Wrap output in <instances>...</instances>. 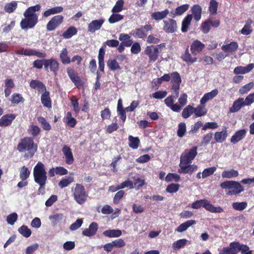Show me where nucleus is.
Returning a JSON list of instances; mask_svg holds the SVG:
<instances>
[{"instance_id": "f257e3e1", "label": "nucleus", "mask_w": 254, "mask_h": 254, "mask_svg": "<svg viewBox=\"0 0 254 254\" xmlns=\"http://www.w3.org/2000/svg\"><path fill=\"white\" fill-rule=\"evenodd\" d=\"M197 147L193 146L190 149H186L180 156L179 173H191L197 170V166L195 165H190L197 154Z\"/></svg>"}, {"instance_id": "f03ea898", "label": "nucleus", "mask_w": 254, "mask_h": 254, "mask_svg": "<svg viewBox=\"0 0 254 254\" xmlns=\"http://www.w3.org/2000/svg\"><path fill=\"white\" fill-rule=\"evenodd\" d=\"M33 177L35 183L39 185L38 193H45V186L47 180V172L43 163L39 162L34 167Z\"/></svg>"}, {"instance_id": "7ed1b4c3", "label": "nucleus", "mask_w": 254, "mask_h": 254, "mask_svg": "<svg viewBox=\"0 0 254 254\" xmlns=\"http://www.w3.org/2000/svg\"><path fill=\"white\" fill-rule=\"evenodd\" d=\"M221 189L225 190L226 194L234 195L241 193L244 190V187L241 184L234 181H226L220 185Z\"/></svg>"}, {"instance_id": "20e7f679", "label": "nucleus", "mask_w": 254, "mask_h": 254, "mask_svg": "<svg viewBox=\"0 0 254 254\" xmlns=\"http://www.w3.org/2000/svg\"><path fill=\"white\" fill-rule=\"evenodd\" d=\"M17 149L20 152L27 151V157H32L37 150V145L30 137H25L18 143Z\"/></svg>"}, {"instance_id": "39448f33", "label": "nucleus", "mask_w": 254, "mask_h": 254, "mask_svg": "<svg viewBox=\"0 0 254 254\" xmlns=\"http://www.w3.org/2000/svg\"><path fill=\"white\" fill-rule=\"evenodd\" d=\"M73 197L77 203L80 205L84 204L87 200L88 194L83 186L80 184H75L72 189Z\"/></svg>"}, {"instance_id": "423d86ee", "label": "nucleus", "mask_w": 254, "mask_h": 254, "mask_svg": "<svg viewBox=\"0 0 254 254\" xmlns=\"http://www.w3.org/2000/svg\"><path fill=\"white\" fill-rule=\"evenodd\" d=\"M203 207L206 210L212 213H221L223 209L220 206L215 207L206 199L198 200L194 202L191 204V208L193 209H199Z\"/></svg>"}, {"instance_id": "0eeeda50", "label": "nucleus", "mask_w": 254, "mask_h": 254, "mask_svg": "<svg viewBox=\"0 0 254 254\" xmlns=\"http://www.w3.org/2000/svg\"><path fill=\"white\" fill-rule=\"evenodd\" d=\"M171 80L172 83L171 92L177 95L179 93L180 83L182 81L181 76L177 72H173L172 73Z\"/></svg>"}, {"instance_id": "6e6552de", "label": "nucleus", "mask_w": 254, "mask_h": 254, "mask_svg": "<svg viewBox=\"0 0 254 254\" xmlns=\"http://www.w3.org/2000/svg\"><path fill=\"white\" fill-rule=\"evenodd\" d=\"M173 95L168 96L165 100L166 105L169 107L174 112H179L181 110V106L178 104H175L174 102L176 99L178 97L179 94H173Z\"/></svg>"}, {"instance_id": "1a4fd4ad", "label": "nucleus", "mask_w": 254, "mask_h": 254, "mask_svg": "<svg viewBox=\"0 0 254 254\" xmlns=\"http://www.w3.org/2000/svg\"><path fill=\"white\" fill-rule=\"evenodd\" d=\"M144 52L148 56L150 63L155 62L158 58L159 50L157 46L152 45L147 46Z\"/></svg>"}, {"instance_id": "9d476101", "label": "nucleus", "mask_w": 254, "mask_h": 254, "mask_svg": "<svg viewBox=\"0 0 254 254\" xmlns=\"http://www.w3.org/2000/svg\"><path fill=\"white\" fill-rule=\"evenodd\" d=\"M63 20L64 17L61 15H58L54 16L47 24V30L49 31L54 30L57 27L62 24L63 22Z\"/></svg>"}, {"instance_id": "9b49d317", "label": "nucleus", "mask_w": 254, "mask_h": 254, "mask_svg": "<svg viewBox=\"0 0 254 254\" xmlns=\"http://www.w3.org/2000/svg\"><path fill=\"white\" fill-rule=\"evenodd\" d=\"M21 22L20 26L22 29H27L33 28L37 23L38 19L36 17H31L27 16H24Z\"/></svg>"}, {"instance_id": "f8f14e48", "label": "nucleus", "mask_w": 254, "mask_h": 254, "mask_svg": "<svg viewBox=\"0 0 254 254\" xmlns=\"http://www.w3.org/2000/svg\"><path fill=\"white\" fill-rule=\"evenodd\" d=\"M44 66L46 69L50 68V70L54 72L55 75L57 74V72L59 68V63L55 59H50L49 60H45Z\"/></svg>"}, {"instance_id": "ddd939ff", "label": "nucleus", "mask_w": 254, "mask_h": 254, "mask_svg": "<svg viewBox=\"0 0 254 254\" xmlns=\"http://www.w3.org/2000/svg\"><path fill=\"white\" fill-rule=\"evenodd\" d=\"M152 29L150 25H146L143 27L137 29L132 33V35L137 38H143L147 35V32Z\"/></svg>"}, {"instance_id": "4468645a", "label": "nucleus", "mask_w": 254, "mask_h": 254, "mask_svg": "<svg viewBox=\"0 0 254 254\" xmlns=\"http://www.w3.org/2000/svg\"><path fill=\"white\" fill-rule=\"evenodd\" d=\"M163 30L167 33H173L177 30V26L175 20L168 19L163 21Z\"/></svg>"}, {"instance_id": "2eb2a0df", "label": "nucleus", "mask_w": 254, "mask_h": 254, "mask_svg": "<svg viewBox=\"0 0 254 254\" xmlns=\"http://www.w3.org/2000/svg\"><path fill=\"white\" fill-rule=\"evenodd\" d=\"M239 47L238 44L236 42H232L229 44L224 45L222 46V50L226 54V56L235 52Z\"/></svg>"}, {"instance_id": "dca6fc26", "label": "nucleus", "mask_w": 254, "mask_h": 254, "mask_svg": "<svg viewBox=\"0 0 254 254\" xmlns=\"http://www.w3.org/2000/svg\"><path fill=\"white\" fill-rule=\"evenodd\" d=\"M66 71L68 76L75 85L78 88L81 87V81L79 77L75 73L74 70L71 68L68 67L66 68Z\"/></svg>"}, {"instance_id": "f3484780", "label": "nucleus", "mask_w": 254, "mask_h": 254, "mask_svg": "<svg viewBox=\"0 0 254 254\" xmlns=\"http://www.w3.org/2000/svg\"><path fill=\"white\" fill-rule=\"evenodd\" d=\"M218 90L216 89L212 90L210 92L204 94L203 97L200 99V104L201 105H205V104L207 102L212 100L218 95Z\"/></svg>"}, {"instance_id": "a211bd4d", "label": "nucleus", "mask_w": 254, "mask_h": 254, "mask_svg": "<svg viewBox=\"0 0 254 254\" xmlns=\"http://www.w3.org/2000/svg\"><path fill=\"white\" fill-rule=\"evenodd\" d=\"M205 45L198 40H195L190 46V50L193 55L200 53L204 48Z\"/></svg>"}, {"instance_id": "6ab92c4d", "label": "nucleus", "mask_w": 254, "mask_h": 254, "mask_svg": "<svg viewBox=\"0 0 254 254\" xmlns=\"http://www.w3.org/2000/svg\"><path fill=\"white\" fill-rule=\"evenodd\" d=\"M104 22V20L103 19L93 20L88 24V31L93 33L95 32L96 31L99 30L101 28Z\"/></svg>"}, {"instance_id": "aec40b11", "label": "nucleus", "mask_w": 254, "mask_h": 254, "mask_svg": "<svg viewBox=\"0 0 254 254\" xmlns=\"http://www.w3.org/2000/svg\"><path fill=\"white\" fill-rule=\"evenodd\" d=\"M40 4H37L34 6L29 7L24 12L23 15L31 17H36L38 19V14L36 13V11H38L41 8Z\"/></svg>"}, {"instance_id": "412c9836", "label": "nucleus", "mask_w": 254, "mask_h": 254, "mask_svg": "<svg viewBox=\"0 0 254 254\" xmlns=\"http://www.w3.org/2000/svg\"><path fill=\"white\" fill-rule=\"evenodd\" d=\"M98 228V224L95 222H92L90 224L88 228L84 229L82 231V234L87 237L93 236L96 234Z\"/></svg>"}, {"instance_id": "4be33fe9", "label": "nucleus", "mask_w": 254, "mask_h": 254, "mask_svg": "<svg viewBox=\"0 0 254 254\" xmlns=\"http://www.w3.org/2000/svg\"><path fill=\"white\" fill-rule=\"evenodd\" d=\"M247 130L245 129H240L236 131L234 134L231 137V142L233 144H236L246 136Z\"/></svg>"}, {"instance_id": "5701e85b", "label": "nucleus", "mask_w": 254, "mask_h": 254, "mask_svg": "<svg viewBox=\"0 0 254 254\" xmlns=\"http://www.w3.org/2000/svg\"><path fill=\"white\" fill-rule=\"evenodd\" d=\"M62 151L65 157V162L68 165L72 164L74 161L73 156L71 149L67 146L64 145Z\"/></svg>"}, {"instance_id": "b1692460", "label": "nucleus", "mask_w": 254, "mask_h": 254, "mask_svg": "<svg viewBox=\"0 0 254 254\" xmlns=\"http://www.w3.org/2000/svg\"><path fill=\"white\" fill-rule=\"evenodd\" d=\"M227 136V128L223 127L222 131H217L215 133L214 137L217 142L222 143L226 140Z\"/></svg>"}, {"instance_id": "393cba45", "label": "nucleus", "mask_w": 254, "mask_h": 254, "mask_svg": "<svg viewBox=\"0 0 254 254\" xmlns=\"http://www.w3.org/2000/svg\"><path fill=\"white\" fill-rule=\"evenodd\" d=\"M49 175L51 177H54L56 175L63 176L68 173L67 170L63 167H56L52 168L49 171Z\"/></svg>"}, {"instance_id": "a878e982", "label": "nucleus", "mask_w": 254, "mask_h": 254, "mask_svg": "<svg viewBox=\"0 0 254 254\" xmlns=\"http://www.w3.org/2000/svg\"><path fill=\"white\" fill-rule=\"evenodd\" d=\"M254 67V65L253 64H249L246 66H237L234 69V73L235 74H246L251 71Z\"/></svg>"}, {"instance_id": "bb28decb", "label": "nucleus", "mask_w": 254, "mask_h": 254, "mask_svg": "<svg viewBox=\"0 0 254 254\" xmlns=\"http://www.w3.org/2000/svg\"><path fill=\"white\" fill-rule=\"evenodd\" d=\"M15 118V116L13 114H7L3 116L0 119V126L6 127L10 125Z\"/></svg>"}, {"instance_id": "cd10ccee", "label": "nucleus", "mask_w": 254, "mask_h": 254, "mask_svg": "<svg viewBox=\"0 0 254 254\" xmlns=\"http://www.w3.org/2000/svg\"><path fill=\"white\" fill-rule=\"evenodd\" d=\"M245 106L244 99L243 98H239L234 102L232 106L229 109V111L231 113L237 112L239 111L242 107Z\"/></svg>"}, {"instance_id": "c85d7f7f", "label": "nucleus", "mask_w": 254, "mask_h": 254, "mask_svg": "<svg viewBox=\"0 0 254 254\" xmlns=\"http://www.w3.org/2000/svg\"><path fill=\"white\" fill-rule=\"evenodd\" d=\"M14 83L11 78H6L4 80V95L6 97L10 95L11 93V90L14 87Z\"/></svg>"}, {"instance_id": "c756f323", "label": "nucleus", "mask_w": 254, "mask_h": 254, "mask_svg": "<svg viewBox=\"0 0 254 254\" xmlns=\"http://www.w3.org/2000/svg\"><path fill=\"white\" fill-rule=\"evenodd\" d=\"M236 246L235 242L231 243L229 247L223 248L219 254H237L238 249Z\"/></svg>"}, {"instance_id": "7c9ffc66", "label": "nucleus", "mask_w": 254, "mask_h": 254, "mask_svg": "<svg viewBox=\"0 0 254 254\" xmlns=\"http://www.w3.org/2000/svg\"><path fill=\"white\" fill-rule=\"evenodd\" d=\"M60 59L64 64H69L71 63L70 57L68 56V52L67 49L64 48L60 54Z\"/></svg>"}, {"instance_id": "2f4dec72", "label": "nucleus", "mask_w": 254, "mask_h": 254, "mask_svg": "<svg viewBox=\"0 0 254 254\" xmlns=\"http://www.w3.org/2000/svg\"><path fill=\"white\" fill-rule=\"evenodd\" d=\"M41 102L44 106L50 108L52 107L50 93L46 90L44 91L41 97Z\"/></svg>"}, {"instance_id": "473e14b6", "label": "nucleus", "mask_w": 254, "mask_h": 254, "mask_svg": "<svg viewBox=\"0 0 254 254\" xmlns=\"http://www.w3.org/2000/svg\"><path fill=\"white\" fill-rule=\"evenodd\" d=\"M119 39L122 42L121 44L125 47H130L133 43L130 36L128 34L125 33L120 34Z\"/></svg>"}, {"instance_id": "72a5a7b5", "label": "nucleus", "mask_w": 254, "mask_h": 254, "mask_svg": "<svg viewBox=\"0 0 254 254\" xmlns=\"http://www.w3.org/2000/svg\"><path fill=\"white\" fill-rule=\"evenodd\" d=\"M49 220L54 225H58L65 219V216L62 213H57L49 216Z\"/></svg>"}, {"instance_id": "f704fd0d", "label": "nucleus", "mask_w": 254, "mask_h": 254, "mask_svg": "<svg viewBox=\"0 0 254 254\" xmlns=\"http://www.w3.org/2000/svg\"><path fill=\"white\" fill-rule=\"evenodd\" d=\"M195 223L196 221L194 220H188L180 225L176 229V231L179 233L183 232L186 231L190 227Z\"/></svg>"}, {"instance_id": "c9c22d12", "label": "nucleus", "mask_w": 254, "mask_h": 254, "mask_svg": "<svg viewBox=\"0 0 254 254\" xmlns=\"http://www.w3.org/2000/svg\"><path fill=\"white\" fill-rule=\"evenodd\" d=\"M30 86L32 88L37 89L40 92H44L46 90V86L41 82L37 80H32L30 83Z\"/></svg>"}, {"instance_id": "e433bc0d", "label": "nucleus", "mask_w": 254, "mask_h": 254, "mask_svg": "<svg viewBox=\"0 0 254 254\" xmlns=\"http://www.w3.org/2000/svg\"><path fill=\"white\" fill-rule=\"evenodd\" d=\"M128 146L132 149H137L139 146L140 139L138 137H134L129 135L128 136Z\"/></svg>"}, {"instance_id": "4c0bfd02", "label": "nucleus", "mask_w": 254, "mask_h": 254, "mask_svg": "<svg viewBox=\"0 0 254 254\" xmlns=\"http://www.w3.org/2000/svg\"><path fill=\"white\" fill-rule=\"evenodd\" d=\"M169 13V10L165 9L162 11H157L152 13L151 14V17L155 20H160L166 17Z\"/></svg>"}, {"instance_id": "58836bf2", "label": "nucleus", "mask_w": 254, "mask_h": 254, "mask_svg": "<svg viewBox=\"0 0 254 254\" xmlns=\"http://www.w3.org/2000/svg\"><path fill=\"white\" fill-rule=\"evenodd\" d=\"M104 55L105 49L103 48H101L99 51L98 59L99 63V68L100 70L102 72H103L104 70Z\"/></svg>"}, {"instance_id": "ea45409f", "label": "nucleus", "mask_w": 254, "mask_h": 254, "mask_svg": "<svg viewBox=\"0 0 254 254\" xmlns=\"http://www.w3.org/2000/svg\"><path fill=\"white\" fill-rule=\"evenodd\" d=\"M191 11L194 19L198 21L201 19L202 9L199 5L195 4L191 7Z\"/></svg>"}, {"instance_id": "a19ab883", "label": "nucleus", "mask_w": 254, "mask_h": 254, "mask_svg": "<svg viewBox=\"0 0 254 254\" xmlns=\"http://www.w3.org/2000/svg\"><path fill=\"white\" fill-rule=\"evenodd\" d=\"M238 175V172L234 169L224 170L222 173V177L223 178L231 179L233 178H236Z\"/></svg>"}, {"instance_id": "79ce46f5", "label": "nucleus", "mask_w": 254, "mask_h": 254, "mask_svg": "<svg viewBox=\"0 0 254 254\" xmlns=\"http://www.w3.org/2000/svg\"><path fill=\"white\" fill-rule=\"evenodd\" d=\"M236 247L238 249L237 251V254L241 252L243 254H252V251L250 250L249 247L247 245L241 244L238 242H235Z\"/></svg>"}, {"instance_id": "37998d69", "label": "nucleus", "mask_w": 254, "mask_h": 254, "mask_svg": "<svg viewBox=\"0 0 254 254\" xmlns=\"http://www.w3.org/2000/svg\"><path fill=\"white\" fill-rule=\"evenodd\" d=\"M107 64L109 68L112 71L121 69V67L115 59H110L107 61Z\"/></svg>"}, {"instance_id": "c03bdc74", "label": "nucleus", "mask_w": 254, "mask_h": 254, "mask_svg": "<svg viewBox=\"0 0 254 254\" xmlns=\"http://www.w3.org/2000/svg\"><path fill=\"white\" fill-rule=\"evenodd\" d=\"M64 121L68 126L71 127H73L76 124V121L74 118L72 117L70 112L67 113L64 118Z\"/></svg>"}, {"instance_id": "a18cd8bd", "label": "nucleus", "mask_w": 254, "mask_h": 254, "mask_svg": "<svg viewBox=\"0 0 254 254\" xmlns=\"http://www.w3.org/2000/svg\"><path fill=\"white\" fill-rule=\"evenodd\" d=\"M205 105L198 106L196 108H194V115L195 117H200L205 115L207 113V110L205 109Z\"/></svg>"}, {"instance_id": "49530a36", "label": "nucleus", "mask_w": 254, "mask_h": 254, "mask_svg": "<svg viewBox=\"0 0 254 254\" xmlns=\"http://www.w3.org/2000/svg\"><path fill=\"white\" fill-rule=\"evenodd\" d=\"M182 59L184 61L191 64L196 62L197 60V58L193 57L189 53L188 48H187L185 54L182 56Z\"/></svg>"}, {"instance_id": "de8ad7c7", "label": "nucleus", "mask_w": 254, "mask_h": 254, "mask_svg": "<svg viewBox=\"0 0 254 254\" xmlns=\"http://www.w3.org/2000/svg\"><path fill=\"white\" fill-rule=\"evenodd\" d=\"M73 181V178L72 177L63 178L59 182L58 185L60 188L63 189L68 187Z\"/></svg>"}, {"instance_id": "09e8293b", "label": "nucleus", "mask_w": 254, "mask_h": 254, "mask_svg": "<svg viewBox=\"0 0 254 254\" xmlns=\"http://www.w3.org/2000/svg\"><path fill=\"white\" fill-rule=\"evenodd\" d=\"M188 241L185 239H180L174 242L172 244V248L175 250H178L184 248Z\"/></svg>"}, {"instance_id": "8fccbe9b", "label": "nucleus", "mask_w": 254, "mask_h": 254, "mask_svg": "<svg viewBox=\"0 0 254 254\" xmlns=\"http://www.w3.org/2000/svg\"><path fill=\"white\" fill-rule=\"evenodd\" d=\"M103 235L109 237H119L122 235V231L120 230H108L103 232Z\"/></svg>"}, {"instance_id": "3c124183", "label": "nucleus", "mask_w": 254, "mask_h": 254, "mask_svg": "<svg viewBox=\"0 0 254 254\" xmlns=\"http://www.w3.org/2000/svg\"><path fill=\"white\" fill-rule=\"evenodd\" d=\"M192 15L190 14L188 15L183 20L182 22V31L183 32H186L188 31L189 27L190 24L192 20Z\"/></svg>"}, {"instance_id": "603ef678", "label": "nucleus", "mask_w": 254, "mask_h": 254, "mask_svg": "<svg viewBox=\"0 0 254 254\" xmlns=\"http://www.w3.org/2000/svg\"><path fill=\"white\" fill-rule=\"evenodd\" d=\"M77 32V29L75 27L71 26L63 33V36L65 39H69L76 35Z\"/></svg>"}, {"instance_id": "864d4df0", "label": "nucleus", "mask_w": 254, "mask_h": 254, "mask_svg": "<svg viewBox=\"0 0 254 254\" xmlns=\"http://www.w3.org/2000/svg\"><path fill=\"white\" fill-rule=\"evenodd\" d=\"M194 108L191 105H188L183 110L182 116L184 119H187L194 113Z\"/></svg>"}, {"instance_id": "5fc2aeb1", "label": "nucleus", "mask_w": 254, "mask_h": 254, "mask_svg": "<svg viewBox=\"0 0 254 254\" xmlns=\"http://www.w3.org/2000/svg\"><path fill=\"white\" fill-rule=\"evenodd\" d=\"M251 21H248L244 25V27L240 31L241 33L245 35L250 34L253 31V28L251 26Z\"/></svg>"}, {"instance_id": "6e6d98bb", "label": "nucleus", "mask_w": 254, "mask_h": 254, "mask_svg": "<svg viewBox=\"0 0 254 254\" xmlns=\"http://www.w3.org/2000/svg\"><path fill=\"white\" fill-rule=\"evenodd\" d=\"M254 87V83L253 82H249V83L243 86L239 90V93L240 94L243 95L247 93L252 89Z\"/></svg>"}, {"instance_id": "4d7b16f0", "label": "nucleus", "mask_w": 254, "mask_h": 254, "mask_svg": "<svg viewBox=\"0 0 254 254\" xmlns=\"http://www.w3.org/2000/svg\"><path fill=\"white\" fill-rule=\"evenodd\" d=\"M124 19V16L118 13H113V14L110 16L108 21L110 23H114L118 22Z\"/></svg>"}, {"instance_id": "13d9d810", "label": "nucleus", "mask_w": 254, "mask_h": 254, "mask_svg": "<svg viewBox=\"0 0 254 254\" xmlns=\"http://www.w3.org/2000/svg\"><path fill=\"white\" fill-rule=\"evenodd\" d=\"M18 232L25 238L29 237L31 235V231L27 226L23 225L18 230Z\"/></svg>"}, {"instance_id": "bf43d9fd", "label": "nucleus", "mask_w": 254, "mask_h": 254, "mask_svg": "<svg viewBox=\"0 0 254 254\" xmlns=\"http://www.w3.org/2000/svg\"><path fill=\"white\" fill-rule=\"evenodd\" d=\"M97 210L103 214H110L113 212V209L109 205H105L103 207H98Z\"/></svg>"}, {"instance_id": "052dcab7", "label": "nucleus", "mask_w": 254, "mask_h": 254, "mask_svg": "<svg viewBox=\"0 0 254 254\" xmlns=\"http://www.w3.org/2000/svg\"><path fill=\"white\" fill-rule=\"evenodd\" d=\"M10 101L12 103L18 104L23 102L24 100L21 94L15 93L11 95Z\"/></svg>"}, {"instance_id": "680f3d73", "label": "nucleus", "mask_w": 254, "mask_h": 254, "mask_svg": "<svg viewBox=\"0 0 254 254\" xmlns=\"http://www.w3.org/2000/svg\"><path fill=\"white\" fill-rule=\"evenodd\" d=\"M187 130L186 125L185 123H181L178 125L177 135L179 137H183L186 134Z\"/></svg>"}, {"instance_id": "e2e57ef3", "label": "nucleus", "mask_w": 254, "mask_h": 254, "mask_svg": "<svg viewBox=\"0 0 254 254\" xmlns=\"http://www.w3.org/2000/svg\"><path fill=\"white\" fill-rule=\"evenodd\" d=\"M124 1L123 0H118L112 9L113 13H119L123 9Z\"/></svg>"}, {"instance_id": "0e129e2a", "label": "nucleus", "mask_w": 254, "mask_h": 254, "mask_svg": "<svg viewBox=\"0 0 254 254\" xmlns=\"http://www.w3.org/2000/svg\"><path fill=\"white\" fill-rule=\"evenodd\" d=\"M248 206V204L246 202H234L232 204L233 208L238 211H242Z\"/></svg>"}, {"instance_id": "69168bd1", "label": "nucleus", "mask_w": 254, "mask_h": 254, "mask_svg": "<svg viewBox=\"0 0 254 254\" xmlns=\"http://www.w3.org/2000/svg\"><path fill=\"white\" fill-rule=\"evenodd\" d=\"M37 121L41 124L44 130L48 131L51 129V125L44 118L41 117H38Z\"/></svg>"}, {"instance_id": "338daca9", "label": "nucleus", "mask_w": 254, "mask_h": 254, "mask_svg": "<svg viewBox=\"0 0 254 254\" xmlns=\"http://www.w3.org/2000/svg\"><path fill=\"white\" fill-rule=\"evenodd\" d=\"M216 171V167H211L205 169L202 171V179H205L211 176Z\"/></svg>"}, {"instance_id": "774afa93", "label": "nucleus", "mask_w": 254, "mask_h": 254, "mask_svg": "<svg viewBox=\"0 0 254 254\" xmlns=\"http://www.w3.org/2000/svg\"><path fill=\"white\" fill-rule=\"evenodd\" d=\"M17 6V2L13 1L6 4L4 6V10L8 13H11L15 10Z\"/></svg>"}]
</instances>
